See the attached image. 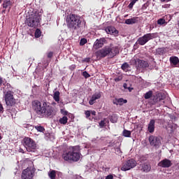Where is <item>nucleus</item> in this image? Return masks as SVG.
I'll return each instance as SVG.
<instances>
[{"label":"nucleus","mask_w":179,"mask_h":179,"mask_svg":"<svg viewBox=\"0 0 179 179\" xmlns=\"http://www.w3.org/2000/svg\"><path fill=\"white\" fill-rule=\"evenodd\" d=\"M32 108L38 115L50 117L55 114V108L49 103L43 102V104L39 100L32 102Z\"/></svg>","instance_id":"1"},{"label":"nucleus","mask_w":179,"mask_h":179,"mask_svg":"<svg viewBox=\"0 0 179 179\" xmlns=\"http://www.w3.org/2000/svg\"><path fill=\"white\" fill-rule=\"evenodd\" d=\"M81 157L80 146H70L62 154V158L64 159V162H79Z\"/></svg>","instance_id":"2"},{"label":"nucleus","mask_w":179,"mask_h":179,"mask_svg":"<svg viewBox=\"0 0 179 179\" xmlns=\"http://www.w3.org/2000/svg\"><path fill=\"white\" fill-rule=\"evenodd\" d=\"M120 53V48L117 45L114 46L113 44L107 45L104 46L103 48L98 50L95 55L96 58H105L106 57H108L109 58H114V57L117 56Z\"/></svg>","instance_id":"3"},{"label":"nucleus","mask_w":179,"mask_h":179,"mask_svg":"<svg viewBox=\"0 0 179 179\" xmlns=\"http://www.w3.org/2000/svg\"><path fill=\"white\" fill-rule=\"evenodd\" d=\"M15 88L12 85L7 83L3 89V99L7 106H14L16 103V99L14 97Z\"/></svg>","instance_id":"4"},{"label":"nucleus","mask_w":179,"mask_h":179,"mask_svg":"<svg viewBox=\"0 0 179 179\" xmlns=\"http://www.w3.org/2000/svg\"><path fill=\"white\" fill-rule=\"evenodd\" d=\"M66 22L68 28L71 31L78 30V29H80V27H81L82 24L80 16L74 14L67 15L66 18Z\"/></svg>","instance_id":"5"},{"label":"nucleus","mask_w":179,"mask_h":179,"mask_svg":"<svg viewBox=\"0 0 179 179\" xmlns=\"http://www.w3.org/2000/svg\"><path fill=\"white\" fill-rule=\"evenodd\" d=\"M41 17L38 13H32L29 15V17L27 18L25 23L29 27H34V29H37V27L41 25Z\"/></svg>","instance_id":"6"},{"label":"nucleus","mask_w":179,"mask_h":179,"mask_svg":"<svg viewBox=\"0 0 179 179\" xmlns=\"http://www.w3.org/2000/svg\"><path fill=\"white\" fill-rule=\"evenodd\" d=\"M22 144L27 152H34L37 148V143L35 140L31 139V138H29V136L24 138Z\"/></svg>","instance_id":"7"},{"label":"nucleus","mask_w":179,"mask_h":179,"mask_svg":"<svg viewBox=\"0 0 179 179\" xmlns=\"http://www.w3.org/2000/svg\"><path fill=\"white\" fill-rule=\"evenodd\" d=\"M158 34L157 33L154 34H145L142 37H139L136 41V45H145L146 43L152 39L157 38Z\"/></svg>","instance_id":"8"},{"label":"nucleus","mask_w":179,"mask_h":179,"mask_svg":"<svg viewBox=\"0 0 179 179\" xmlns=\"http://www.w3.org/2000/svg\"><path fill=\"white\" fill-rule=\"evenodd\" d=\"M148 141L150 142V145L151 146H154V148H160V145H162L160 136H150Z\"/></svg>","instance_id":"9"},{"label":"nucleus","mask_w":179,"mask_h":179,"mask_svg":"<svg viewBox=\"0 0 179 179\" xmlns=\"http://www.w3.org/2000/svg\"><path fill=\"white\" fill-rule=\"evenodd\" d=\"M137 166V162L134 159H130L127 160L122 166V171H129V169H134Z\"/></svg>","instance_id":"10"},{"label":"nucleus","mask_w":179,"mask_h":179,"mask_svg":"<svg viewBox=\"0 0 179 179\" xmlns=\"http://www.w3.org/2000/svg\"><path fill=\"white\" fill-rule=\"evenodd\" d=\"M35 173L30 168H27L22 171L21 179H33Z\"/></svg>","instance_id":"11"},{"label":"nucleus","mask_w":179,"mask_h":179,"mask_svg":"<svg viewBox=\"0 0 179 179\" xmlns=\"http://www.w3.org/2000/svg\"><path fill=\"white\" fill-rule=\"evenodd\" d=\"M138 169L142 172L148 173L151 171L152 167L150 165V164H148V162H145L144 161H141L138 166Z\"/></svg>","instance_id":"12"},{"label":"nucleus","mask_w":179,"mask_h":179,"mask_svg":"<svg viewBox=\"0 0 179 179\" xmlns=\"http://www.w3.org/2000/svg\"><path fill=\"white\" fill-rule=\"evenodd\" d=\"M173 165L171 160L169 159H164L163 160L159 161V164H157V166L159 167H162L163 169H169V167H171Z\"/></svg>","instance_id":"13"},{"label":"nucleus","mask_w":179,"mask_h":179,"mask_svg":"<svg viewBox=\"0 0 179 179\" xmlns=\"http://www.w3.org/2000/svg\"><path fill=\"white\" fill-rule=\"evenodd\" d=\"M106 41V39L105 38H100L99 39H96V41H94V49L99 50L100 48H103Z\"/></svg>","instance_id":"14"},{"label":"nucleus","mask_w":179,"mask_h":179,"mask_svg":"<svg viewBox=\"0 0 179 179\" xmlns=\"http://www.w3.org/2000/svg\"><path fill=\"white\" fill-rule=\"evenodd\" d=\"M102 96V92H96L92 96L90 100L89 101L90 105H94L96 103V100L100 99Z\"/></svg>","instance_id":"15"},{"label":"nucleus","mask_w":179,"mask_h":179,"mask_svg":"<svg viewBox=\"0 0 179 179\" xmlns=\"http://www.w3.org/2000/svg\"><path fill=\"white\" fill-rule=\"evenodd\" d=\"M105 30L108 34H112L113 36H118L119 31L114 27H107Z\"/></svg>","instance_id":"16"},{"label":"nucleus","mask_w":179,"mask_h":179,"mask_svg":"<svg viewBox=\"0 0 179 179\" xmlns=\"http://www.w3.org/2000/svg\"><path fill=\"white\" fill-rule=\"evenodd\" d=\"M165 98V94H163L162 92H159L154 95L152 100L155 101V103H157L158 101H161V100H164Z\"/></svg>","instance_id":"17"},{"label":"nucleus","mask_w":179,"mask_h":179,"mask_svg":"<svg viewBox=\"0 0 179 179\" xmlns=\"http://www.w3.org/2000/svg\"><path fill=\"white\" fill-rule=\"evenodd\" d=\"M155 122H156V121L155 120V119H152V120L150 121V123L148 124V131H149L150 133H153V132H155Z\"/></svg>","instance_id":"18"},{"label":"nucleus","mask_w":179,"mask_h":179,"mask_svg":"<svg viewBox=\"0 0 179 179\" xmlns=\"http://www.w3.org/2000/svg\"><path fill=\"white\" fill-rule=\"evenodd\" d=\"M139 22V17H133L132 18H129V20H125V24H127L129 25L132 24H136Z\"/></svg>","instance_id":"19"},{"label":"nucleus","mask_w":179,"mask_h":179,"mask_svg":"<svg viewBox=\"0 0 179 179\" xmlns=\"http://www.w3.org/2000/svg\"><path fill=\"white\" fill-rule=\"evenodd\" d=\"M127 103V100L124 99L123 98H120L119 99H116L113 100V103L115 105L122 106V105H124V103Z\"/></svg>","instance_id":"20"},{"label":"nucleus","mask_w":179,"mask_h":179,"mask_svg":"<svg viewBox=\"0 0 179 179\" xmlns=\"http://www.w3.org/2000/svg\"><path fill=\"white\" fill-rule=\"evenodd\" d=\"M138 66L143 69L150 66L148 62H145V60H141V59H138Z\"/></svg>","instance_id":"21"},{"label":"nucleus","mask_w":179,"mask_h":179,"mask_svg":"<svg viewBox=\"0 0 179 179\" xmlns=\"http://www.w3.org/2000/svg\"><path fill=\"white\" fill-rule=\"evenodd\" d=\"M53 99H55V101L57 103H63V101H60V92H59V91H56L53 94Z\"/></svg>","instance_id":"22"},{"label":"nucleus","mask_w":179,"mask_h":179,"mask_svg":"<svg viewBox=\"0 0 179 179\" xmlns=\"http://www.w3.org/2000/svg\"><path fill=\"white\" fill-rule=\"evenodd\" d=\"M170 63L173 64V65L174 66L178 65V64L179 63V58H178V57H176V56L170 57Z\"/></svg>","instance_id":"23"},{"label":"nucleus","mask_w":179,"mask_h":179,"mask_svg":"<svg viewBox=\"0 0 179 179\" xmlns=\"http://www.w3.org/2000/svg\"><path fill=\"white\" fill-rule=\"evenodd\" d=\"M167 52L166 48H157V55H159L160 56H162L163 55H165V53Z\"/></svg>","instance_id":"24"},{"label":"nucleus","mask_w":179,"mask_h":179,"mask_svg":"<svg viewBox=\"0 0 179 179\" xmlns=\"http://www.w3.org/2000/svg\"><path fill=\"white\" fill-rule=\"evenodd\" d=\"M59 124L63 125H66L68 122V117L64 116L63 117H60L59 120Z\"/></svg>","instance_id":"25"},{"label":"nucleus","mask_w":179,"mask_h":179,"mask_svg":"<svg viewBox=\"0 0 179 179\" xmlns=\"http://www.w3.org/2000/svg\"><path fill=\"white\" fill-rule=\"evenodd\" d=\"M122 70L125 71L126 72L129 70L130 65L128 63H123L121 66Z\"/></svg>","instance_id":"26"},{"label":"nucleus","mask_w":179,"mask_h":179,"mask_svg":"<svg viewBox=\"0 0 179 179\" xmlns=\"http://www.w3.org/2000/svg\"><path fill=\"white\" fill-rule=\"evenodd\" d=\"M122 135L127 138H130V136H131V131H128V129H124L122 131Z\"/></svg>","instance_id":"27"},{"label":"nucleus","mask_w":179,"mask_h":179,"mask_svg":"<svg viewBox=\"0 0 179 179\" xmlns=\"http://www.w3.org/2000/svg\"><path fill=\"white\" fill-rule=\"evenodd\" d=\"M35 129L38 132H44V131H45V129H44L43 126H41V125H39V124L35 126Z\"/></svg>","instance_id":"28"},{"label":"nucleus","mask_w":179,"mask_h":179,"mask_svg":"<svg viewBox=\"0 0 179 179\" xmlns=\"http://www.w3.org/2000/svg\"><path fill=\"white\" fill-rule=\"evenodd\" d=\"M152 96V91H148V92H146L144 95L145 99H150Z\"/></svg>","instance_id":"29"},{"label":"nucleus","mask_w":179,"mask_h":179,"mask_svg":"<svg viewBox=\"0 0 179 179\" xmlns=\"http://www.w3.org/2000/svg\"><path fill=\"white\" fill-rule=\"evenodd\" d=\"M41 36V31L40 30V29H36V30L35 31L36 38H39Z\"/></svg>","instance_id":"30"},{"label":"nucleus","mask_w":179,"mask_h":179,"mask_svg":"<svg viewBox=\"0 0 179 179\" xmlns=\"http://www.w3.org/2000/svg\"><path fill=\"white\" fill-rule=\"evenodd\" d=\"M56 176H57V174H56L55 171H51L49 173V177L50 178V179H55Z\"/></svg>","instance_id":"31"},{"label":"nucleus","mask_w":179,"mask_h":179,"mask_svg":"<svg viewBox=\"0 0 179 179\" xmlns=\"http://www.w3.org/2000/svg\"><path fill=\"white\" fill-rule=\"evenodd\" d=\"M10 4V1H4L3 3V8L4 9H7V8L9 6Z\"/></svg>","instance_id":"32"},{"label":"nucleus","mask_w":179,"mask_h":179,"mask_svg":"<svg viewBox=\"0 0 179 179\" xmlns=\"http://www.w3.org/2000/svg\"><path fill=\"white\" fill-rule=\"evenodd\" d=\"M87 40L85 38H82V39L80 41V45H85L87 44Z\"/></svg>","instance_id":"33"},{"label":"nucleus","mask_w":179,"mask_h":179,"mask_svg":"<svg viewBox=\"0 0 179 179\" xmlns=\"http://www.w3.org/2000/svg\"><path fill=\"white\" fill-rule=\"evenodd\" d=\"M165 23H166V20L164 18H160L159 20H157V24H159V25H163Z\"/></svg>","instance_id":"34"},{"label":"nucleus","mask_w":179,"mask_h":179,"mask_svg":"<svg viewBox=\"0 0 179 179\" xmlns=\"http://www.w3.org/2000/svg\"><path fill=\"white\" fill-rule=\"evenodd\" d=\"M148 6H149V3L148 1H146V3H145L143 5H142V10H146L148 9Z\"/></svg>","instance_id":"35"},{"label":"nucleus","mask_w":179,"mask_h":179,"mask_svg":"<svg viewBox=\"0 0 179 179\" xmlns=\"http://www.w3.org/2000/svg\"><path fill=\"white\" fill-rule=\"evenodd\" d=\"M60 113L62 114H63L64 116H66L67 115V114L69 113L68 110H66L64 108L60 110Z\"/></svg>","instance_id":"36"},{"label":"nucleus","mask_w":179,"mask_h":179,"mask_svg":"<svg viewBox=\"0 0 179 179\" xmlns=\"http://www.w3.org/2000/svg\"><path fill=\"white\" fill-rule=\"evenodd\" d=\"M83 77L87 78L90 77V74L88 73V72H87V71H84V72H83Z\"/></svg>","instance_id":"37"},{"label":"nucleus","mask_w":179,"mask_h":179,"mask_svg":"<svg viewBox=\"0 0 179 179\" xmlns=\"http://www.w3.org/2000/svg\"><path fill=\"white\" fill-rule=\"evenodd\" d=\"M122 80V76H119L118 77L115 78V82H120Z\"/></svg>","instance_id":"38"},{"label":"nucleus","mask_w":179,"mask_h":179,"mask_svg":"<svg viewBox=\"0 0 179 179\" xmlns=\"http://www.w3.org/2000/svg\"><path fill=\"white\" fill-rule=\"evenodd\" d=\"M85 115H86L87 118H89L90 117V115H91L90 110H85Z\"/></svg>","instance_id":"39"},{"label":"nucleus","mask_w":179,"mask_h":179,"mask_svg":"<svg viewBox=\"0 0 179 179\" xmlns=\"http://www.w3.org/2000/svg\"><path fill=\"white\" fill-rule=\"evenodd\" d=\"M110 121L112 122H117V119L115 117H111L110 119Z\"/></svg>","instance_id":"40"},{"label":"nucleus","mask_w":179,"mask_h":179,"mask_svg":"<svg viewBox=\"0 0 179 179\" xmlns=\"http://www.w3.org/2000/svg\"><path fill=\"white\" fill-rule=\"evenodd\" d=\"M105 125H106V122H105L104 120L100 121V122H99V126H100L101 127H104Z\"/></svg>","instance_id":"41"},{"label":"nucleus","mask_w":179,"mask_h":179,"mask_svg":"<svg viewBox=\"0 0 179 179\" xmlns=\"http://www.w3.org/2000/svg\"><path fill=\"white\" fill-rule=\"evenodd\" d=\"M133 6H134V1L132 0L131 3L128 5V8L129 9H133Z\"/></svg>","instance_id":"42"},{"label":"nucleus","mask_w":179,"mask_h":179,"mask_svg":"<svg viewBox=\"0 0 179 179\" xmlns=\"http://www.w3.org/2000/svg\"><path fill=\"white\" fill-rule=\"evenodd\" d=\"M4 109L2 103H0V114L3 113Z\"/></svg>","instance_id":"43"},{"label":"nucleus","mask_w":179,"mask_h":179,"mask_svg":"<svg viewBox=\"0 0 179 179\" xmlns=\"http://www.w3.org/2000/svg\"><path fill=\"white\" fill-rule=\"evenodd\" d=\"M69 69H70L71 71H74L75 69H76V65H75V64L71 65Z\"/></svg>","instance_id":"44"},{"label":"nucleus","mask_w":179,"mask_h":179,"mask_svg":"<svg viewBox=\"0 0 179 179\" xmlns=\"http://www.w3.org/2000/svg\"><path fill=\"white\" fill-rule=\"evenodd\" d=\"M53 55H54L53 52H49L48 53V58H52V57H53Z\"/></svg>","instance_id":"45"},{"label":"nucleus","mask_w":179,"mask_h":179,"mask_svg":"<svg viewBox=\"0 0 179 179\" xmlns=\"http://www.w3.org/2000/svg\"><path fill=\"white\" fill-rule=\"evenodd\" d=\"M106 179H113V175H107V176L106 177Z\"/></svg>","instance_id":"46"},{"label":"nucleus","mask_w":179,"mask_h":179,"mask_svg":"<svg viewBox=\"0 0 179 179\" xmlns=\"http://www.w3.org/2000/svg\"><path fill=\"white\" fill-rule=\"evenodd\" d=\"M3 84V79L2 77H0V87L2 86Z\"/></svg>","instance_id":"47"},{"label":"nucleus","mask_w":179,"mask_h":179,"mask_svg":"<svg viewBox=\"0 0 179 179\" xmlns=\"http://www.w3.org/2000/svg\"><path fill=\"white\" fill-rule=\"evenodd\" d=\"M160 2H162V3H168V2H171V0H160Z\"/></svg>","instance_id":"48"},{"label":"nucleus","mask_w":179,"mask_h":179,"mask_svg":"<svg viewBox=\"0 0 179 179\" xmlns=\"http://www.w3.org/2000/svg\"><path fill=\"white\" fill-rule=\"evenodd\" d=\"M19 152H20V153H25V152H24V150H23V148H20V150H19Z\"/></svg>","instance_id":"49"},{"label":"nucleus","mask_w":179,"mask_h":179,"mask_svg":"<svg viewBox=\"0 0 179 179\" xmlns=\"http://www.w3.org/2000/svg\"><path fill=\"white\" fill-rule=\"evenodd\" d=\"M123 87H124V89H128V85L127 84H124L123 85Z\"/></svg>","instance_id":"50"},{"label":"nucleus","mask_w":179,"mask_h":179,"mask_svg":"<svg viewBox=\"0 0 179 179\" xmlns=\"http://www.w3.org/2000/svg\"><path fill=\"white\" fill-rule=\"evenodd\" d=\"M91 113L92 115H96V110H92Z\"/></svg>","instance_id":"51"},{"label":"nucleus","mask_w":179,"mask_h":179,"mask_svg":"<svg viewBox=\"0 0 179 179\" xmlns=\"http://www.w3.org/2000/svg\"><path fill=\"white\" fill-rule=\"evenodd\" d=\"M90 60V58L85 59V61L87 62V63H89Z\"/></svg>","instance_id":"52"},{"label":"nucleus","mask_w":179,"mask_h":179,"mask_svg":"<svg viewBox=\"0 0 179 179\" xmlns=\"http://www.w3.org/2000/svg\"><path fill=\"white\" fill-rule=\"evenodd\" d=\"M138 0H133V4L134 5Z\"/></svg>","instance_id":"53"},{"label":"nucleus","mask_w":179,"mask_h":179,"mask_svg":"<svg viewBox=\"0 0 179 179\" xmlns=\"http://www.w3.org/2000/svg\"><path fill=\"white\" fill-rule=\"evenodd\" d=\"M129 91L131 92L133 90V87H128Z\"/></svg>","instance_id":"54"},{"label":"nucleus","mask_w":179,"mask_h":179,"mask_svg":"<svg viewBox=\"0 0 179 179\" xmlns=\"http://www.w3.org/2000/svg\"><path fill=\"white\" fill-rule=\"evenodd\" d=\"M165 7H170V4L165 5Z\"/></svg>","instance_id":"55"},{"label":"nucleus","mask_w":179,"mask_h":179,"mask_svg":"<svg viewBox=\"0 0 179 179\" xmlns=\"http://www.w3.org/2000/svg\"><path fill=\"white\" fill-rule=\"evenodd\" d=\"M2 139V137L0 136V140H1Z\"/></svg>","instance_id":"56"},{"label":"nucleus","mask_w":179,"mask_h":179,"mask_svg":"<svg viewBox=\"0 0 179 179\" xmlns=\"http://www.w3.org/2000/svg\"><path fill=\"white\" fill-rule=\"evenodd\" d=\"M1 2H2V0H0V4H1Z\"/></svg>","instance_id":"57"},{"label":"nucleus","mask_w":179,"mask_h":179,"mask_svg":"<svg viewBox=\"0 0 179 179\" xmlns=\"http://www.w3.org/2000/svg\"><path fill=\"white\" fill-rule=\"evenodd\" d=\"M143 2H145L146 0H143Z\"/></svg>","instance_id":"58"},{"label":"nucleus","mask_w":179,"mask_h":179,"mask_svg":"<svg viewBox=\"0 0 179 179\" xmlns=\"http://www.w3.org/2000/svg\"><path fill=\"white\" fill-rule=\"evenodd\" d=\"M178 24H179V22H178Z\"/></svg>","instance_id":"59"}]
</instances>
